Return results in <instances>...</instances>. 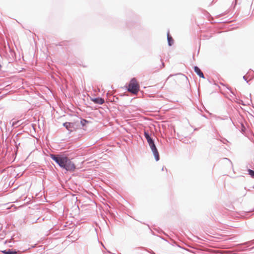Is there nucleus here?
I'll return each mask as SVG.
<instances>
[{
  "label": "nucleus",
  "instance_id": "nucleus-10",
  "mask_svg": "<svg viewBox=\"0 0 254 254\" xmlns=\"http://www.w3.org/2000/svg\"><path fill=\"white\" fill-rule=\"evenodd\" d=\"M250 175H254V171L251 170H249Z\"/></svg>",
  "mask_w": 254,
  "mask_h": 254
},
{
  "label": "nucleus",
  "instance_id": "nucleus-9",
  "mask_svg": "<svg viewBox=\"0 0 254 254\" xmlns=\"http://www.w3.org/2000/svg\"><path fill=\"white\" fill-rule=\"evenodd\" d=\"M167 40H168L169 45L171 46L174 42V40H173L172 37L170 35L169 32H168V33H167Z\"/></svg>",
  "mask_w": 254,
  "mask_h": 254
},
{
  "label": "nucleus",
  "instance_id": "nucleus-7",
  "mask_svg": "<svg viewBox=\"0 0 254 254\" xmlns=\"http://www.w3.org/2000/svg\"><path fill=\"white\" fill-rule=\"evenodd\" d=\"M2 253L4 254H16L17 252L15 250H12L11 249H7L2 251Z\"/></svg>",
  "mask_w": 254,
  "mask_h": 254
},
{
  "label": "nucleus",
  "instance_id": "nucleus-2",
  "mask_svg": "<svg viewBox=\"0 0 254 254\" xmlns=\"http://www.w3.org/2000/svg\"><path fill=\"white\" fill-rule=\"evenodd\" d=\"M127 90L128 92L134 95L137 94L139 90V84L135 78L131 79L128 84Z\"/></svg>",
  "mask_w": 254,
  "mask_h": 254
},
{
  "label": "nucleus",
  "instance_id": "nucleus-1",
  "mask_svg": "<svg viewBox=\"0 0 254 254\" xmlns=\"http://www.w3.org/2000/svg\"><path fill=\"white\" fill-rule=\"evenodd\" d=\"M51 157L61 167L67 171H73L75 169L74 164L67 157L54 154L51 155Z\"/></svg>",
  "mask_w": 254,
  "mask_h": 254
},
{
  "label": "nucleus",
  "instance_id": "nucleus-12",
  "mask_svg": "<svg viewBox=\"0 0 254 254\" xmlns=\"http://www.w3.org/2000/svg\"><path fill=\"white\" fill-rule=\"evenodd\" d=\"M253 178H254V176H251Z\"/></svg>",
  "mask_w": 254,
  "mask_h": 254
},
{
  "label": "nucleus",
  "instance_id": "nucleus-8",
  "mask_svg": "<svg viewBox=\"0 0 254 254\" xmlns=\"http://www.w3.org/2000/svg\"><path fill=\"white\" fill-rule=\"evenodd\" d=\"M144 136H145L148 144H150L154 142L153 140H152V139L149 136V134L146 131H144Z\"/></svg>",
  "mask_w": 254,
  "mask_h": 254
},
{
  "label": "nucleus",
  "instance_id": "nucleus-3",
  "mask_svg": "<svg viewBox=\"0 0 254 254\" xmlns=\"http://www.w3.org/2000/svg\"><path fill=\"white\" fill-rule=\"evenodd\" d=\"M149 146H150V147L154 155V157L156 160V161H158L159 160V153L158 152V150L156 147V146L153 142L150 143V144H149Z\"/></svg>",
  "mask_w": 254,
  "mask_h": 254
},
{
  "label": "nucleus",
  "instance_id": "nucleus-4",
  "mask_svg": "<svg viewBox=\"0 0 254 254\" xmlns=\"http://www.w3.org/2000/svg\"><path fill=\"white\" fill-rule=\"evenodd\" d=\"M194 71L198 74V76H199L200 77L204 78L203 73L201 71V70L199 69V68L196 66L194 67Z\"/></svg>",
  "mask_w": 254,
  "mask_h": 254
},
{
  "label": "nucleus",
  "instance_id": "nucleus-5",
  "mask_svg": "<svg viewBox=\"0 0 254 254\" xmlns=\"http://www.w3.org/2000/svg\"><path fill=\"white\" fill-rule=\"evenodd\" d=\"M64 126L66 128L70 131H71L72 128H73V124L71 123H65L64 124Z\"/></svg>",
  "mask_w": 254,
  "mask_h": 254
},
{
  "label": "nucleus",
  "instance_id": "nucleus-6",
  "mask_svg": "<svg viewBox=\"0 0 254 254\" xmlns=\"http://www.w3.org/2000/svg\"><path fill=\"white\" fill-rule=\"evenodd\" d=\"M92 101H93L95 103L98 104H103L104 103V100L101 98H97L93 99Z\"/></svg>",
  "mask_w": 254,
  "mask_h": 254
},
{
  "label": "nucleus",
  "instance_id": "nucleus-11",
  "mask_svg": "<svg viewBox=\"0 0 254 254\" xmlns=\"http://www.w3.org/2000/svg\"><path fill=\"white\" fill-rule=\"evenodd\" d=\"M164 67V64L163 63H162V65L161 66L160 68H163Z\"/></svg>",
  "mask_w": 254,
  "mask_h": 254
}]
</instances>
